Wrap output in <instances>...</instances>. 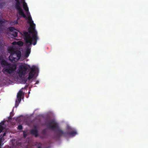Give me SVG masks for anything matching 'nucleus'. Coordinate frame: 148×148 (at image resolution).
Masks as SVG:
<instances>
[{
    "label": "nucleus",
    "instance_id": "8",
    "mask_svg": "<svg viewBox=\"0 0 148 148\" xmlns=\"http://www.w3.org/2000/svg\"><path fill=\"white\" fill-rule=\"evenodd\" d=\"M23 92L21 90H20L17 93V99L16 100L15 107H17L19 105L21 101V98L22 96V93Z\"/></svg>",
    "mask_w": 148,
    "mask_h": 148
},
{
    "label": "nucleus",
    "instance_id": "1",
    "mask_svg": "<svg viewBox=\"0 0 148 148\" xmlns=\"http://www.w3.org/2000/svg\"><path fill=\"white\" fill-rule=\"evenodd\" d=\"M27 18L28 20V23L31 25L28 28V32L23 31V32L24 39L26 44L29 43L31 45L33 43V45H35L39 39L37 32L35 29V25L34 24L30 15L28 16Z\"/></svg>",
    "mask_w": 148,
    "mask_h": 148
},
{
    "label": "nucleus",
    "instance_id": "18",
    "mask_svg": "<svg viewBox=\"0 0 148 148\" xmlns=\"http://www.w3.org/2000/svg\"><path fill=\"white\" fill-rule=\"evenodd\" d=\"M46 133V130L45 129H44L42 131V134L43 135H45Z\"/></svg>",
    "mask_w": 148,
    "mask_h": 148
},
{
    "label": "nucleus",
    "instance_id": "15",
    "mask_svg": "<svg viewBox=\"0 0 148 148\" xmlns=\"http://www.w3.org/2000/svg\"><path fill=\"white\" fill-rule=\"evenodd\" d=\"M8 29L11 32H13L14 30H16L15 27H9Z\"/></svg>",
    "mask_w": 148,
    "mask_h": 148
},
{
    "label": "nucleus",
    "instance_id": "21",
    "mask_svg": "<svg viewBox=\"0 0 148 148\" xmlns=\"http://www.w3.org/2000/svg\"><path fill=\"white\" fill-rule=\"evenodd\" d=\"M12 23L14 24H18V20L14 21L12 22Z\"/></svg>",
    "mask_w": 148,
    "mask_h": 148
},
{
    "label": "nucleus",
    "instance_id": "25",
    "mask_svg": "<svg viewBox=\"0 0 148 148\" xmlns=\"http://www.w3.org/2000/svg\"><path fill=\"white\" fill-rule=\"evenodd\" d=\"M41 146H38V147L37 148H41Z\"/></svg>",
    "mask_w": 148,
    "mask_h": 148
},
{
    "label": "nucleus",
    "instance_id": "7",
    "mask_svg": "<svg viewBox=\"0 0 148 148\" xmlns=\"http://www.w3.org/2000/svg\"><path fill=\"white\" fill-rule=\"evenodd\" d=\"M36 72V68L35 67H32L30 69V70L29 73L28 77L27 79L29 80H30L34 76Z\"/></svg>",
    "mask_w": 148,
    "mask_h": 148
},
{
    "label": "nucleus",
    "instance_id": "19",
    "mask_svg": "<svg viewBox=\"0 0 148 148\" xmlns=\"http://www.w3.org/2000/svg\"><path fill=\"white\" fill-rule=\"evenodd\" d=\"M18 129L19 130H22V129H23V127L22 126V125H19L18 126Z\"/></svg>",
    "mask_w": 148,
    "mask_h": 148
},
{
    "label": "nucleus",
    "instance_id": "23",
    "mask_svg": "<svg viewBox=\"0 0 148 148\" xmlns=\"http://www.w3.org/2000/svg\"><path fill=\"white\" fill-rule=\"evenodd\" d=\"M17 42H14L12 43V44L13 45H17Z\"/></svg>",
    "mask_w": 148,
    "mask_h": 148
},
{
    "label": "nucleus",
    "instance_id": "9",
    "mask_svg": "<svg viewBox=\"0 0 148 148\" xmlns=\"http://www.w3.org/2000/svg\"><path fill=\"white\" fill-rule=\"evenodd\" d=\"M35 128L34 129L31 130L30 133L31 134L34 135L36 137H37L38 136V132L36 126H35Z\"/></svg>",
    "mask_w": 148,
    "mask_h": 148
},
{
    "label": "nucleus",
    "instance_id": "24",
    "mask_svg": "<svg viewBox=\"0 0 148 148\" xmlns=\"http://www.w3.org/2000/svg\"><path fill=\"white\" fill-rule=\"evenodd\" d=\"M39 83V82L38 81H36V83L35 84H38Z\"/></svg>",
    "mask_w": 148,
    "mask_h": 148
},
{
    "label": "nucleus",
    "instance_id": "5",
    "mask_svg": "<svg viewBox=\"0 0 148 148\" xmlns=\"http://www.w3.org/2000/svg\"><path fill=\"white\" fill-rule=\"evenodd\" d=\"M16 2L15 5L16 9L18 10L19 15L22 16L24 18H26V16L21 8V3L19 0H15Z\"/></svg>",
    "mask_w": 148,
    "mask_h": 148
},
{
    "label": "nucleus",
    "instance_id": "26",
    "mask_svg": "<svg viewBox=\"0 0 148 148\" xmlns=\"http://www.w3.org/2000/svg\"><path fill=\"white\" fill-rule=\"evenodd\" d=\"M5 133L3 134V136H5Z\"/></svg>",
    "mask_w": 148,
    "mask_h": 148
},
{
    "label": "nucleus",
    "instance_id": "6",
    "mask_svg": "<svg viewBox=\"0 0 148 148\" xmlns=\"http://www.w3.org/2000/svg\"><path fill=\"white\" fill-rule=\"evenodd\" d=\"M27 69V67L24 65L20 66L19 71L18 72L19 77H21L25 75Z\"/></svg>",
    "mask_w": 148,
    "mask_h": 148
},
{
    "label": "nucleus",
    "instance_id": "2",
    "mask_svg": "<svg viewBox=\"0 0 148 148\" xmlns=\"http://www.w3.org/2000/svg\"><path fill=\"white\" fill-rule=\"evenodd\" d=\"M0 64L3 68L2 71L5 75H7L8 74H11L16 71L17 67L16 64L8 62L1 58H0Z\"/></svg>",
    "mask_w": 148,
    "mask_h": 148
},
{
    "label": "nucleus",
    "instance_id": "14",
    "mask_svg": "<svg viewBox=\"0 0 148 148\" xmlns=\"http://www.w3.org/2000/svg\"><path fill=\"white\" fill-rule=\"evenodd\" d=\"M69 135L75 136L77 134V132L75 131H73L68 133Z\"/></svg>",
    "mask_w": 148,
    "mask_h": 148
},
{
    "label": "nucleus",
    "instance_id": "13",
    "mask_svg": "<svg viewBox=\"0 0 148 148\" xmlns=\"http://www.w3.org/2000/svg\"><path fill=\"white\" fill-rule=\"evenodd\" d=\"M11 35L12 36V37H16L18 35V32L17 31L13 32L11 34Z\"/></svg>",
    "mask_w": 148,
    "mask_h": 148
},
{
    "label": "nucleus",
    "instance_id": "10",
    "mask_svg": "<svg viewBox=\"0 0 148 148\" xmlns=\"http://www.w3.org/2000/svg\"><path fill=\"white\" fill-rule=\"evenodd\" d=\"M25 43L26 44V43ZM27 44H28V47L27 48L26 51V52L25 53V56L26 58L28 57L29 55V54L31 52V49L30 48H29V47H30V45H30L29 43Z\"/></svg>",
    "mask_w": 148,
    "mask_h": 148
},
{
    "label": "nucleus",
    "instance_id": "12",
    "mask_svg": "<svg viewBox=\"0 0 148 148\" xmlns=\"http://www.w3.org/2000/svg\"><path fill=\"white\" fill-rule=\"evenodd\" d=\"M23 7L24 9L27 12L29 11V9L26 3L24 2L23 3Z\"/></svg>",
    "mask_w": 148,
    "mask_h": 148
},
{
    "label": "nucleus",
    "instance_id": "11",
    "mask_svg": "<svg viewBox=\"0 0 148 148\" xmlns=\"http://www.w3.org/2000/svg\"><path fill=\"white\" fill-rule=\"evenodd\" d=\"M6 22V20L3 18L0 20V30H1L2 27L3 26V23H4Z\"/></svg>",
    "mask_w": 148,
    "mask_h": 148
},
{
    "label": "nucleus",
    "instance_id": "16",
    "mask_svg": "<svg viewBox=\"0 0 148 148\" xmlns=\"http://www.w3.org/2000/svg\"><path fill=\"white\" fill-rule=\"evenodd\" d=\"M17 45L22 46L23 45V42L22 41H19L17 42Z\"/></svg>",
    "mask_w": 148,
    "mask_h": 148
},
{
    "label": "nucleus",
    "instance_id": "3",
    "mask_svg": "<svg viewBox=\"0 0 148 148\" xmlns=\"http://www.w3.org/2000/svg\"><path fill=\"white\" fill-rule=\"evenodd\" d=\"M8 52L10 53L9 57L10 61L16 62L21 57V52L19 50H16L13 47H9L8 49Z\"/></svg>",
    "mask_w": 148,
    "mask_h": 148
},
{
    "label": "nucleus",
    "instance_id": "22",
    "mask_svg": "<svg viewBox=\"0 0 148 148\" xmlns=\"http://www.w3.org/2000/svg\"><path fill=\"white\" fill-rule=\"evenodd\" d=\"M23 136L24 138H25L27 136V134L26 132H23Z\"/></svg>",
    "mask_w": 148,
    "mask_h": 148
},
{
    "label": "nucleus",
    "instance_id": "4",
    "mask_svg": "<svg viewBox=\"0 0 148 148\" xmlns=\"http://www.w3.org/2000/svg\"><path fill=\"white\" fill-rule=\"evenodd\" d=\"M46 124L47 127L50 129L54 130L57 129L58 131L57 135L58 136L60 137L63 134H64V133L59 128V126L58 125L57 123L54 120H52L46 122Z\"/></svg>",
    "mask_w": 148,
    "mask_h": 148
},
{
    "label": "nucleus",
    "instance_id": "20",
    "mask_svg": "<svg viewBox=\"0 0 148 148\" xmlns=\"http://www.w3.org/2000/svg\"><path fill=\"white\" fill-rule=\"evenodd\" d=\"M3 130V126L0 125V133H1Z\"/></svg>",
    "mask_w": 148,
    "mask_h": 148
},
{
    "label": "nucleus",
    "instance_id": "27",
    "mask_svg": "<svg viewBox=\"0 0 148 148\" xmlns=\"http://www.w3.org/2000/svg\"><path fill=\"white\" fill-rule=\"evenodd\" d=\"M27 13L29 14V12H28Z\"/></svg>",
    "mask_w": 148,
    "mask_h": 148
},
{
    "label": "nucleus",
    "instance_id": "17",
    "mask_svg": "<svg viewBox=\"0 0 148 148\" xmlns=\"http://www.w3.org/2000/svg\"><path fill=\"white\" fill-rule=\"evenodd\" d=\"M2 139L1 138H0V148H2V146L3 145V144L2 143Z\"/></svg>",
    "mask_w": 148,
    "mask_h": 148
}]
</instances>
